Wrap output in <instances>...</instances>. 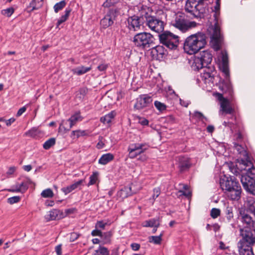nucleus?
<instances>
[{
	"mask_svg": "<svg viewBox=\"0 0 255 255\" xmlns=\"http://www.w3.org/2000/svg\"><path fill=\"white\" fill-rule=\"evenodd\" d=\"M220 0H217L215 6V12L214 14L215 23L209 29L211 36V44L214 50H219L222 46L223 37L221 33V21L219 17V10L220 9Z\"/></svg>",
	"mask_w": 255,
	"mask_h": 255,
	"instance_id": "1",
	"label": "nucleus"
},
{
	"mask_svg": "<svg viewBox=\"0 0 255 255\" xmlns=\"http://www.w3.org/2000/svg\"><path fill=\"white\" fill-rule=\"evenodd\" d=\"M207 44V37L202 32H197L188 36L184 43L183 49L186 53L192 55L197 53Z\"/></svg>",
	"mask_w": 255,
	"mask_h": 255,
	"instance_id": "2",
	"label": "nucleus"
},
{
	"mask_svg": "<svg viewBox=\"0 0 255 255\" xmlns=\"http://www.w3.org/2000/svg\"><path fill=\"white\" fill-rule=\"evenodd\" d=\"M220 185L222 189L225 191L229 199L233 201H238L240 199L242 188L235 177L224 176L221 179Z\"/></svg>",
	"mask_w": 255,
	"mask_h": 255,
	"instance_id": "3",
	"label": "nucleus"
},
{
	"mask_svg": "<svg viewBox=\"0 0 255 255\" xmlns=\"http://www.w3.org/2000/svg\"><path fill=\"white\" fill-rule=\"evenodd\" d=\"M184 10L196 18L204 17L208 12L207 5L202 0H186Z\"/></svg>",
	"mask_w": 255,
	"mask_h": 255,
	"instance_id": "4",
	"label": "nucleus"
},
{
	"mask_svg": "<svg viewBox=\"0 0 255 255\" xmlns=\"http://www.w3.org/2000/svg\"><path fill=\"white\" fill-rule=\"evenodd\" d=\"M171 23L174 27L182 32H185L197 25L196 22L187 20L185 14L182 12H178L175 15L174 19L172 21Z\"/></svg>",
	"mask_w": 255,
	"mask_h": 255,
	"instance_id": "5",
	"label": "nucleus"
},
{
	"mask_svg": "<svg viewBox=\"0 0 255 255\" xmlns=\"http://www.w3.org/2000/svg\"><path fill=\"white\" fill-rule=\"evenodd\" d=\"M154 38L148 32H141L134 35L133 42L135 46L141 49H146L153 46Z\"/></svg>",
	"mask_w": 255,
	"mask_h": 255,
	"instance_id": "6",
	"label": "nucleus"
},
{
	"mask_svg": "<svg viewBox=\"0 0 255 255\" xmlns=\"http://www.w3.org/2000/svg\"><path fill=\"white\" fill-rule=\"evenodd\" d=\"M212 61V54L209 50L201 52L198 56L195 57L192 64V68L195 70H198L207 67Z\"/></svg>",
	"mask_w": 255,
	"mask_h": 255,
	"instance_id": "7",
	"label": "nucleus"
},
{
	"mask_svg": "<svg viewBox=\"0 0 255 255\" xmlns=\"http://www.w3.org/2000/svg\"><path fill=\"white\" fill-rule=\"evenodd\" d=\"M161 42L170 49H175L179 44V37L169 31H165L159 35Z\"/></svg>",
	"mask_w": 255,
	"mask_h": 255,
	"instance_id": "8",
	"label": "nucleus"
},
{
	"mask_svg": "<svg viewBox=\"0 0 255 255\" xmlns=\"http://www.w3.org/2000/svg\"><path fill=\"white\" fill-rule=\"evenodd\" d=\"M145 18L146 25L152 31L158 33L163 31L164 27L163 21L153 16L147 15Z\"/></svg>",
	"mask_w": 255,
	"mask_h": 255,
	"instance_id": "9",
	"label": "nucleus"
},
{
	"mask_svg": "<svg viewBox=\"0 0 255 255\" xmlns=\"http://www.w3.org/2000/svg\"><path fill=\"white\" fill-rule=\"evenodd\" d=\"M215 95L220 101V114L222 116H223L225 114L232 115L234 112V109L231 106V102L230 100L224 98L223 95L219 93H216Z\"/></svg>",
	"mask_w": 255,
	"mask_h": 255,
	"instance_id": "10",
	"label": "nucleus"
},
{
	"mask_svg": "<svg viewBox=\"0 0 255 255\" xmlns=\"http://www.w3.org/2000/svg\"><path fill=\"white\" fill-rule=\"evenodd\" d=\"M83 118L80 116V114L77 113L72 115L68 120L65 121H63L60 125L59 127V131H69L73 126H74L77 122L81 121Z\"/></svg>",
	"mask_w": 255,
	"mask_h": 255,
	"instance_id": "11",
	"label": "nucleus"
},
{
	"mask_svg": "<svg viewBox=\"0 0 255 255\" xmlns=\"http://www.w3.org/2000/svg\"><path fill=\"white\" fill-rule=\"evenodd\" d=\"M253 231L254 230L247 229H240V235L242 239L239 242H243V245L252 246L255 244V236Z\"/></svg>",
	"mask_w": 255,
	"mask_h": 255,
	"instance_id": "12",
	"label": "nucleus"
},
{
	"mask_svg": "<svg viewBox=\"0 0 255 255\" xmlns=\"http://www.w3.org/2000/svg\"><path fill=\"white\" fill-rule=\"evenodd\" d=\"M239 168L241 170L246 171V174L242 176H248L249 177L255 179V167L253 163L249 160L242 159L239 162Z\"/></svg>",
	"mask_w": 255,
	"mask_h": 255,
	"instance_id": "13",
	"label": "nucleus"
},
{
	"mask_svg": "<svg viewBox=\"0 0 255 255\" xmlns=\"http://www.w3.org/2000/svg\"><path fill=\"white\" fill-rule=\"evenodd\" d=\"M118 10L116 9H110L105 17L101 19L100 24L104 28L112 25L117 16Z\"/></svg>",
	"mask_w": 255,
	"mask_h": 255,
	"instance_id": "14",
	"label": "nucleus"
},
{
	"mask_svg": "<svg viewBox=\"0 0 255 255\" xmlns=\"http://www.w3.org/2000/svg\"><path fill=\"white\" fill-rule=\"evenodd\" d=\"M145 143H134L129 145L128 148L129 157L134 158L147 149Z\"/></svg>",
	"mask_w": 255,
	"mask_h": 255,
	"instance_id": "15",
	"label": "nucleus"
},
{
	"mask_svg": "<svg viewBox=\"0 0 255 255\" xmlns=\"http://www.w3.org/2000/svg\"><path fill=\"white\" fill-rule=\"evenodd\" d=\"M241 181L244 189L248 192L255 195V179L248 176H242Z\"/></svg>",
	"mask_w": 255,
	"mask_h": 255,
	"instance_id": "16",
	"label": "nucleus"
},
{
	"mask_svg": "<svg viewBox=\"0 0 255 255\" xmlns=\"http://www.w3.org/2000/svg\"><path fill=\"white\" fill-rule=\"evenodd\" d=\"M143 18L133 15L128 19V27L129 29L134 31L138 30L143 23Z\"/></svg>",
	"mask_w": 255,
	"mask_h": 255,
	"instance_id": "17",
	"label": "nucleus"
},
{
	"mask_svg": "<svg viewBox=\"0 0 255 255\" xmlns=\"http://www.w3.org/2000/svg\"><path fill=\"white\" fill-rule=\"evenodd\" d=\"M241 220L245 226L243 229H251L255 232V220L245 213H241Z\"/></svg>",
	"mask_w": 255,
	"mask_h": 255,
	"instance_id": "18",
	"label": "nucleus"
},
{
	"mask_svg": "<svg viewBox=\"0 0 255 255\" xmlns=\"http://www.w3.org/2000/svg\"><path fill=\"white\" fill-rule=\"evenodd\" d=\"M84 179H81L80 180L74 182L71 185L62 188L61 189V191L65 195H67L77 189H80L81 188V187L84 185Z\"/></svg>",
	"mask_w": 255,
	"mask_h": 255,
	"instance_id": "19",
	"label": "nucleus"
},
{
	"mask_svg": "<svg viewBox=\"0 0 255 255\" xmlns=\"http://www.w3.org/2000/svg\"><path fill=\"white\" fill-rule=\"evenodd\" d=\"M151 102L152 99L150 96L145 95H142L137 99L134 107L137 109H142L147 106Z\"/></svg>",
	"mask_w": 255,
	"mask_h": 255,
	"instance_id": "20",
	"label": "nucleus"
},
{
	"mask_svg": "<svg viewBox=\"0 0 255 255\" xmlns=\"http://www.w3.org/2000/svg\"><path fill=\"white\" fill-rule=\"evenodd\" d=\"M219 89L224 93L228 94L231 97H232L233 89L228 79L221 82L219 85Z\"/></svg>",
	"mask_w": 255,
	"mask_h": 255,
	"instance_id": "21",
	"label": "nucleus"
},
{
	"mask_svg": "<svg viewBox=\"0 0 255 255\" xmlns=\"http://www.w3.org/2000/svg\"><path fill=\"white\" fill-rule=\"evenodd\" d=\"M28 188V184L27 182H22L20 184H16L12 186L11 189H6L8 192H20L23 193Z\"/></svg>",
	"mask_w": 255,
	"mask_h": 255,
	"instance_id": "22",
	"label": "nucleus"
},
{
	"mask_svg": "<svg viewBox=\"0 0 255 255\" xmlns=\"http://www.w3.org/2000/svg\"><path fill=\"white\" fill-rule=\"evenodd\" d=\"M151 53L154 58L159 59L166 54V50L163 46L157 45L152 48Z\"/></svg>",
	"mask_w": 255,
	"mask_h": 255,
	"instance_id": "23",
	"label": "nucleus"
},
{
	"mask_svg": "<svg viewBox=\"0 0 255 255\" xmlns=\"http://www.w3.org/2000/svg\"><path fill=\"white\" fill-rule=\"evenodd\" d=\"M238 247L240 255H255L252 246H244L243 242H238Z\"/></svg>",
	"mask_w": 255,
	"mask_h": 255,
	"instance_id": "24",
	"label": "nucleus"
},
{
	"mask_svg": "<svg viewBox=\"0 0 255 255\" xmlns=\"http://www.w3.org/2000/svg\"><path fill=\"white\" fill-rule=\"evenodd\" d=\"M178 167L181 171L188 169L190 166L189 159L187 157L179 156L178 157Z\"/></svg>",
	"mask_w": 255,
	"mask_h": 255,
	"instance_id": "25",
	"label": "nucleus"
},
{
	"mask_svg": "<svg viewBox=\"0 0 255 255\" xmlns=\"http://www.w3.org/2000/svg\"><path fill=\"white\" fill-rule=\"evenodd\" d=\"M159 218L151 219L146 220L142 223V226L144 227H155L158 228L160 226Z\"/></svg>",
	"mask_w": 255,
	"mask_h": 255,
	"instance_id": "26",
	"label": "nucleus"
},
{
	"mask_svg": "<svg viewBox=\"0 0 255 255\" xmlns=\"http://www.w3.org/2000/svg\"><path fill=\"white\" fill-rule=\"evenodd\" d=\"M114 158V156L113 154L110 153H106L103 154L99 159V163L102 165H106L112 161Z\"/></svg>",
	"mask_w": 255,
	"mask_h": 255,
	"instance_id": "27",
	"label": "nucleus"
},
{
	"mask_svg": "<svg viewBox=\"0 0 255 255\" xmlns=\"http://www.w3.org/2000/svg\"><path fill=\"white\" fill-rule=\"evenodd\" d=\"M116 115V112L114 111H113L105 116L102 117L100 119V121L104 125L109 124L111 122L112 120L114 118Z\"/></svg>",
	"mask_w": 255,
	"mask_h": 255,
	"instance_id": "28",
	"label": "nucleus"
},
{
	"mask_svg": "<svg viewBox=\"0 0 255 255\" xmlns=\"http://www.w3.org/2000/svg\"><path fill=\"white\" fill-rule=\"evenodd\" d=\"M91 69V67H86L83 66H79L72 69V72L74 74L77 75H81L86 73Z\"/></svg>",
	"mask_w": 255,
	"mask_h": 255,
	"instance_id": "29",
	"label": "nucleus"
},
{
	"mask_svg": "<svg viewBox=\"0 0 255 255\" xmlns=\"http://www.w3.org/2000/svg\"><path fill=\"white\" fill-rule=\"evenodd\" d=\"M60 211L56 209H53L49 211L45 216V218L47 221L55 220L57 219Z\"/></svg>",
	"mask_w": 255,
	"mask_h": 255,
	"instance_id": "30",
	"label": "nucleus"
},
{
	"mask_svg": "<svg viewBox=\"0 0 255 255\" xmlns=\"http://www.w3.org/2000/svg\"><path fill=\"white\" fill-rule=\"evenodd\" d=\"M130 190V187H125L118 192V196L122 199L127 198L131 195Z\"/></svg>",
	"mask_w": 255,
	"mask_h": 255,
	"instance_id": "31",
	"label": "nucleus"
},
{
	"mask_svg": "<svg viewBox=\"0 0 255 255\" xmlns=\"http://www.w3.org/2000/svg\"><path fill=\"white\" fill-rule=\"evenodd\" d=\"M246 205L248 209L254 214L255 216V201L252 197L247 198L246 201Z\"/></svg>",
	"mask_w": 255,
	"mask_h": 255,
	"instance_id": "32",
	"label": "nucleus"
},
{
	"mask_svg": "<svg viewBox=\"0 0 255 255\" xmlns=\"http://www.w3.org/2000/svg\"><path fill=\"white\" fill-rule=\"evenodd\" d=\"M246 205L248 209L254 214L255 216V201L252 197L247 198L246 201Z\"/></svg>",
	"mask_w": 255,
	"mask_h": 255,
	"instance_id": "33",
	"label": "nucleus"
},
{
	"mask_svg": "<svg viewBox=\"0 0 255 255\" xmlns=\"http://www.w3.org/2000/svg\"><path fill=\"white\" fill-rule=\"evenodd\" d=\"M246 205L248 209L254 214L255 216V201L252 197L247 198L246 201Z\"/></svg>",
	"mask_w": 255,
	"mask_h": 255,
	"instance_id": "34",
	"label": "nucleus"
},
{
	"mask_svg": "<svg viewBox=\"0 0 255 255\" xmlns=\"http://www.w3.org/2000/svg\"><path fill=\"white\" fill-rule=\"evenodd\" d=\"M109 251L106 247L100 246L99 248L95 250L93 255H109Z\"/></svg>",
	"mask_w": 255,
	"mask_h": 255,
	"instance_id": "35",
	"label": "nucleus"
},
{
	"mask_svg": "<svg viewBox=\"0 0 255 255\" xmlns=\"http://www.w3.org/2000/svg\"><path fill=\"white\" fill-rule=\"evenodd\" d=\"M71 12V9L70 8H66L65 11V14L61 16V17L59 18V19L58 20L57 23V27H58L62 23L65 21L68 17L69 16L70 13Z\"/></svg>",
	"mask_w": 255,
	"mask_h": 255,
	"instance_id": "36",
	"label": "nucleus"
},
{
	"mask_svg": "<svg viewBox=\"0 0 255 255\" xmlns=\"http://www.w3.org/2000/svg\"><path fill=\"white\" fill-rule=\"evenodd\" d=\"M178 192L180 193L179 196L184 195L188 198L191 196V192L188 189V186L187 185H183V190H180Z\"/></svg>",
	"mask_w": 255,
	"mask_h": 255,
	"instance_id": "37",
	"label": "nucleus"
},
{
	"mask_svg": "<svg viewBox=\"0 0 255 255\" xmlns=\"http://www.w3.org/2000/svg\"><path fill=\"white\" fill-rule=\"evenodd\" d=\"M162 234H161L159 236H150L149 237V242L150 243H152L156 245L160 244L162 240Z\"/></svg>",
	"mask_w": 255,
	"mask_h": 255,
	"instance_id": "38",
	"label": "nucleus"
},
{
	"mask_svg": "<svg viewBox=\"0 0 255 255\" xmlns=\"http://www.w3.org/2000/svg\"><path fill=\"white\" fill-rule=\"evenodd\" d=\"M99 174L97 172H93L90 177V181L88 184V186L95 184L98 178Z\"/></svg>",
	"mask_w": 255,
	"mask_h": 255,
	"instance_id": "39",
	"label": "nucleus"
},
{
	"mask_svg": "<svg viewBox=\"0 0 255 255\" xmlns=\"http://www.w3.org/2000/svg\"><path fill=\"white\" fill-rule=\"evenodd\" d=\"M55 144V139L54 138H51L44 143L43 147L45 149H48Z\"/></svg>",
	"mask_w": 255,
	"mask_h": 255,
	"instance_id": "40",
	"label": "nucleus"
},
{
	"mask_svg": "<svg viewBox=\"0 0 255 255\" xmlns=\"http://www.w3.org/2000/svg\"><path fill=\"white\" fill-rule=\"evenodd\" d=\"M234 146L235 149L238 152L239 154L242 155L245 157L247 156V153L244 147L237 143L235 144Z\"/></svg>",
	"mask_w": 255,
	"mask_h": 255,
	"instance_id": "41",
	"label": "nucleus"
},
{
	"mask_svg": "<svg viewBox=\"0 0 255 255\" xmlns=\"http://www.w3.org/2000/svg\"><path fill=\"white\" fill-rule=\"evenodd\" d=\"M66 2L65 0H62L58 3H56L54 6V11L57 13L59 10L62 9L66 5Z\"/></svg>",
	"mask_w": 255,
	"mask_h": 255,
	"instance_id": "42",
	"label": "nucleus"
},
{
	"mask_svg": "<svg viewBox=\"0 0 255 255\" xmlns=\"http://www.w3.org/2000/svg\"><path fill=\"white\" fill-rule=\"evenodd\" d=\"M112 234L110 232L104 233L102 236V242L103 244H109L111 241Z\"/></svg>",
	"mask_w": 255,
	"mask_h": 255,
	"instance_id": "43",
	"label": "nucleus"
},
{
	"mask_svg": "<svg viewBox=\"0 0 255 255\" xmlns=\"http://www.w3.org/2000/svg\"><path fill=\"white\" fill-rule=\"evenodd\" d=\"M41 195L44 198H52L54 196V193L51 189L48 188L44 190L41 192Z\"/></svg>",
	"mask_w": 255,
	"mask_h": 255,
	"instance_id": "44",
	"label": "nucleus"
},
{
	"mask_svg": "<svg viewBox=\"0 0 255 255\" xmlns=\"http://www.w3.org/2000/svg\"><path fill=\"white\" fill-rule=\"evenodd\" d=\"M38 133V128H33L28 131L26 132L25 134L31 137H34Z\"/></svg>",
	"mask_w": 255,
	"mask_h": 255,
	"instance_id": "45",
	"label": "nucleus"
},
{
	"mask_svg": "<svg viewBox=\"0 0 255 255\" xmlns=\"http://www.w3.org/2000/svg\"><path fill=\"white\" fill-rule=\"evenodd\" d=\"M119 1L120 0H106L103 6L105 7H110L119 2Z\"/></svg>",
	"mask_w": 255,
	"mask_h": 255,
	"instance_id": "46",
	"label": "nucleus"
},
{
	"mask_svg": "<svg viewBox=\"0 0 255 255\" xmlns=\"http://www.w3.org/2000/svg\"><path fill=\"white\" fill-rule=\"evenodd\" d=\"M14 9L12 7H9L1 10V14L7 16V17L10 16L14 12Z\"/></svg>",
	"mask_w": 255,
	"mask_h": 255,
	"instance_id": "47",
	"label": "nucleus"
},
{
	"mask_svg": "<svg viewBox=\"0 0 255 255\" xmlns=\"http://www.w3.org/2000/svg\"><path fill=\"white\" fill-rule=\"evenodd\" d=\"M154 106L159 111H164L166 108V106L165 104L157 101H155Z\"/></svg>",
	"mask_w": 255,
	"mask_h": 255,
	"instance_id": "48",
	"label": "nucleus"
},
{
	"mask_svg": "<svg viewBox=\"0 0 255 255\" xmlns=\"http://www.w3.org/2000/svg\"><path fill=\"white\" fill-rule=\"evenodd\" d=\"M220 210L217 208H213L211 211V216L215 219L217 218L220 215Z\"/></svg>",
	"mask_w": 255,
	"mask_h": 255,
	"instance_id": "49",
	"label": "nucleus"
},
{
	"mask_svg": "<svg viewBox=\"0 0 255 255\" xmlns=\"http://www.w3.org/2000/svg\"><path fill=\"white\" fill-rule=\"evenodd\" d=\"M226 213L227 214V219L231 220L233 217V208L232 207H227Z\"/></svg>",
	"mask_w": 255,
	"mask_h": 255,
	"instance_id": "50",
	"label": "nucleus"
},
{
	"mask_svg": "<svg viewBox=\"0 0 255 255\" xmlns=\"http://www.w3.org/2000/svg\"><path fill=\"white\" fill-rule=\"evenodd\" d=\"M221 55L222 64H228V58L227 52L226 51H222L221 52Z\"/></svg>",
	"mask_w": 255,
	"mask_h": 255,
	"instance_id": "51",
	"label": "nucleus"
},
{
	"mask_svg": "<svg viewBox=\"0 0 255 255\" xmlns=\"http://www.w3.org/2000/svg\"><path fill=\"white\" fill-rule=\"evenodd\" d=\"M20 200V198L19 196H13L10 197L7 199V202L10 204H13L18 202Z\"/></svg>",
	"mask_w": 255,
	"mask_h": 255,
	"instance_id": "52",
	"label": "nucleus"
},
{
	"mask_svg": "<svg viewBox=\"0 0 255 255\" xmlns=\"http://www.w3.org/2000/svg\"><path fill=\"white\" fill-rule=\"evenodd\" d=\"M72 135L76 136L77 138L81 136H84L86 135V131L85 130H73L72 133Z\"/></svg>",
	"mask_w": 255,
	"mask_h": 255,
	"instance_id": "53",
	"label": "nucleus"
},
{
	"mask_svg": "<svg viewBox=\"0 0 255 255\" xmlns=\"http://www.w3.org/2000/svg\"><path fill=\"white\" fill-rule=\"evenodd\" d=\"M222 72L225 75L227 79H228V77L229 76V70L228 67V64H222Z\"/></svg>",
	"mask_w": 255,
	"mask_h": 255,
	"instance_id": "54",
	"label": "nucleus"
},
{
	"mask_svg": "<svg viewBox=\"0 0 255 255\" xmlns=\"http://www.w3.org/2000/svg\"><path fill=\"white\" fill-rule=\"evenodd\" d=\"M194 115L197 118H199L203 122L205 121H207V119L206 118L201 112L196 111L194 113Z\"/></svg>",
	"mask_w": 255,
	"mask_h": 255,
	"instance_id": "55",
	"label": "nucleus"
},
{
	"mask_svg": "<svg viewBox=\"0 0 255 255\" xmlns=\"http://www.w3.org/2000/svg\"><path fill=\"white\" fill-rule=\"evenodd\" d=\"M36 0H33L30 3V6L32 7V10L37 9L42 5V4L41 3L37 5L36 3Z\"/></svg>",
	"mask_w": 255,
	"mask_h": 255,
	"instance_id": "56",
	"label": "nucleus"
},
{
	"mask_svg": "<svg viewBox=\"0 0 255 255\" xmlns=\"http://www.w3.org/2000/svg\"><path fill=\"white\" fill-rule=\"evenodd\" d=\"M160 190L159 188H156L153 190V194L152 195V198L154 200L155 198L158 197L160 195Z\"/></svg>",
	"mask_w": 255,
	"mask_h": 255,
	"instance_id": "57",
	"label": "nucleus"
},
{
	"mask_svg": "<svg viewBox=\"0 0 255 255\" xmlns=\"http://www.w3.org/2000/svg\"><path fill=\"white\" fill-rule=\"evenodd\" d=\"M79 237V235L76 233H72L70 235V242H74Z\"/></svg>",
	"mask_w": 255,
	"mask_h": 255,
	"instance_id": "58",
	"label": "nucleus"
},
{
	"mask_svg": "<svg viewBox=\"0 0 255 255\" xmlns=\"http://www.w3.org/2000/svg\"><path fill=\"white\" fill-rule=\"evenodd\" d=\"M106 225V223H104L103 221H98L97 222L96 225V228H101L102 229H104L105 226Z\"/></svg>",
	"mask_w": 255,
	"mask_h": 255,
	"instance_id": "59",
	"label": "nucleus"
},
{
	"mask_svg": "<svg viewBox=\"0 0 255 255\" xmlns=\"http://www.w3.org/2000/svg\"><path fill=\"white\" fill-rule=\"evenodd\" d=\"M91 235L93 236H100V237H102V235H103V233H102V232L100 230H93L92 233H91Z\"/></svg>",
	"mask_w": 255,
	"mask_h": 255,
	"instance_id": "60",
	"label": "nucleus"
},
{
	"mask_svg": "<svg viewBox=\"0 0 255 255\" xmlns=\"http://www.w3.org/2000/svg\"><path fill=\"white\" fill-rule=\"evenodd\" d=\"M26 108L25 106H24V107L20 108L18 110V112H17V113L16 114V116L17 117L20 116L21 115H22V114L23 113H24L26 111Z\"/></svg>",
	"mask_w": 255,
	"mask_h": 255,
	"instance_id": "61",
	"label": "nucleus"
},
{
	"mask_svg": "<svg viewBox=\"0 0 255 255\" xmlns=\"http://www.w3.org/2000/svg\"><path fill=\"white\" fill-rule=\"evenodd\" d=\"M107 67H108V65L107 64H104V63H102L101 64L99 65L97 67V69L100 71H105L107 68Z\"/></svg>",
	"mask_w": 255,
	"mask_h": 255,
	"instance_id": "62",
	"label": "nucleus"
},
{
	"mask_svg": "<svg viewBox=\"0 0 255 255\" xmlns=\"http://www.w3.org/2000/svg\"><path fill=\"white\" fill-rule=\"evenodd\" d=\"M55 252L56 253L57 255H62V245H59L55 247Z\"/></svg>",
	"mask_w": 255,
	"mask_h": 255,
	"instance_id": "63",
	"label": "nucleus"
},
{
	"mask_svg": "<svg viewBox=\"0 0 255 255\" xmlns=\"http://www.w3.org/2000/svg\"><path fill=\"white\" fill-rule=\"evenodd\" d=\"M131 248L133 251H138L140 248V245L138 244L133 243L131 245Z\"/></svg>",
	"mask_w": 255,
	"mask_h": 255,
	"instance_id": "64",
	"label": "nucleus"
}]
</instances>
